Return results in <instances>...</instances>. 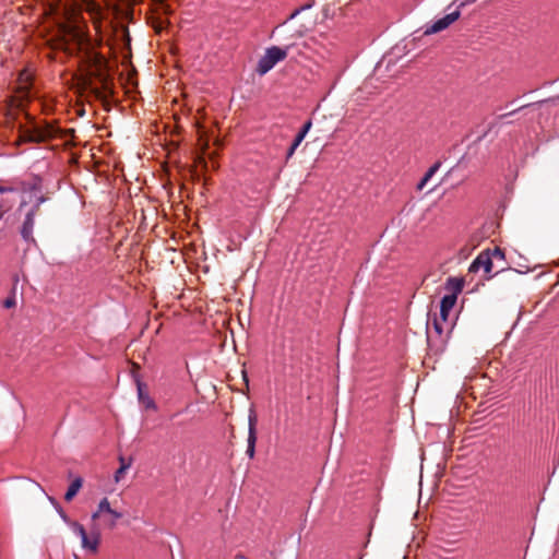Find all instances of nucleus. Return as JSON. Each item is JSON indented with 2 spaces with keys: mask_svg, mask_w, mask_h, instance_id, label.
Segmentation results:
<instances>
[{
  "mask_svg": "<svg viewBox=\"0 0 559 559\" xmlns=\"http://www.w3.org/2000/svg\"><path fill=\"white\" fill-rule=\"evenodd\" d=\"M289 48L290 46H286L285 48L272 46L267 48L258 62L257 72L260 75L266 74L277 62L287 57Z\"/></svg>",
  "mask_w": 559,
  "mask_h": 559,
  "instance_id": "f03ea898",
  "label": "nucleus"
},
{
  "mask_svg": "<svg viewBox=\"0 0 559 559\" xmlns=\"http://www.w3.org/2000/svg\"><path fill=\"white\" fill-rule=\"evenodd\" d=\"M122 516L123 514L121 512L110 507V502L107 498H103L97 506V510L92 514V520L100 519L105 527L114 530L117 525V521Z\"/></svg>",
  "mask_w": 559,
  "mask_h": 559,
  "instance_id": "7ed1b4c3",
  "label": "nucleus"
},
{
  "mask_svg": "<svg viewBox=\"0 0 559 559\" xmlns=\"http://www.w3.org/2000/svg\"><path fill=\"white\" fill-rule=\"evenodd\" d=\"M3 306H4L5 308L14 307V306H15V300H14V298H8V299H5V301H4V304H3Z\"/></svg>",
  "mask_w": 559,
  "mask_h": 559,
  "instance_id": "a878e982",
  "label": "nucleus"
},
{
  "mask_svg": "<svg viewBox=\"0 0 559 559\" xmlns=\"http://www.w3.org/2000/svg\"><path fill=\"white\" fill-rule=\"evenodd\" d=\"M479 269H484L486 274H490L493 269V261L492 258L487 250L481 251L476 259L472 262V264L468 267L469 273H475Z\"/></svg>",
  "mask_w": 559,
  "mask_h": 559,
  "instance_id": "39448f33",
  "label": "nucleus"
},
{
  "mask_svg": "<svg viewBox=\"0 0 559 559\" xmlns=\"http://www.w3.org/2000/svg\"><path fill=\"white\" fill-rule=\"evenodd\" d=\"M199 159H200V163H201V164L204 166V168H205V167H206V162H205L202 157H200Z\"/></svg>",
  "mask_w": 559,
  "mask_h": 559,
  "instance_id": "7c9ffc66",
  "label": "nucleus"
},
{
  "mask_svg": "<svg viewBox=\"0 0 559 559\" xmlns=\"http://www.w3.org/2000/svg\"><path fill=\"white\" fill-rule=\"evenodd\" d=\"M463 285V280L449 277L445 283V288L451 292L450 295H455V298L457 299V295L462 292Z\"/></svg>",
  "mask_w": 559,
  "mask_h": 559,
  "instance_id": "4468645a",
  "label": "nucleus"
},
{
  "mask_svg": "<svg viewBox=\"0 0 559 559\" xmlns=\"http://www.w3.org/2000/svg\"><path fill=\"white\" fill-rule=\"evenodd\" d=\"M305 138L301 136V135H296L293 144L290 145L288 152H287V157H290L293 156V154L295 153L296 148L300 145V143L302 142Z\"/></svg>",
  "mask_w": 559,
  "mask_h": 559,
  "instance_id": "5701e85b",
  "label": "nucleus"
},
{
  "mask_svg": "<svg viewBox=\"0 0 559 559\" xmlns=\"http://www.w3.org/2000/svg\"><path fill=\"white\" fill-rule=\"evenodd\" d=\"M488 251L492 258L493 263L500 262V264H499L500 270L497 271V273L504 271L507 269L504 251L499 247H495L493 249H488Z\"/></svg>",
  "mask_w": 559,
  "mask_h": 559,
  "instance_id": "ddd939ff",
  "label": "nucleus"
},
{
  "mask_svg": "<svg viewBox=\"0 0 559 559\" xmlns=\"http://www.w3.org/2000/svg\"><path fill=\"white\" fill-rule=\"evenodd\" d=\"M456 1L459 2V4H457V10H459L460 8H462V7H464V5L468 4V3H472L475 0H456Z\"/></svg>",
  "mask_w": 559,
  "mask_h": 559,
  "instance_id": "bb28decb",
  "label": "nucleus"
},
{
  "mask_svg": "<svg viewBox=\"0 0 559 559\" xmlns=\"http://www.w3.org/2000/svg\"><path fill=\"white\" fill-rule=\"evenodd\" d=\"M138 393L140 401L144 403L146 408H156L154 401L143 393L142 384L140 382H138Z\"/></svg>",
  "mask_w": 559,
  "mask_h": 559,
  "instance_id": "f3484780",
  "label": "nucleus"
},
{
  "mask_svg": "<svg viewBox=\"0 0 559 559\" xmlns=\"http://www.w3.org/2000/svg\"><path fill=\"white\" fill-rule=\"evenodd\" d=\"M14 205V200L2 199L0 200V219L8 213Z\"/></svg>",
  "mask_w": 559,
  "mask_h": 559,
  "instance_id": "a211bd4d",
  "label": "nucleus"
},
{
  "mask_svg": "<svg viewBox=\"0 0 559 559\" xmlns=\"http://www.w3.org/2000/svg\"><path fill=\"white\" fill-rule=\"evenodd\" d=\"M83 479L81 477H76L71 485L69 486L66 495L64 500L70 502L79 492V490L82 488Z\"/></svg>",
  "mask_w": 559,
  "mask_h": 559,
  "instance_id": "2eb2a0df",
  "label": "nucleus"
},
{
  "mask_svg": "<svg viewBox=\"0 0 559 559\" xmlns=\"http://www.w3.org/2000/svg\"><path fill=\"white\" fill-rule=\"evenodd\" d=\"M444 321L437 317L433 319L431 328L428 329V341H431L433 338L435 333L436 336L441 340V342H445V340H443L442 337L444 331Z\"/></svg>",
  "mask_w": 559,
  "mask_h": 559,
  "instance_id": "1a4fd4ad",
  "label": "nucleus"
},
{
  "mask_svg": "<svg viewBox=\"0 0 559 559\" xmlns=\"http://www.w3.org/2000/svg\"><path fill=\"white\" fill-rule=\"evenodd\" d=\"M305 138L301 136V135H296L293 144L290 145L288 152H287V157H290L293 156V154L295 153L296 148L300 145V143L302 142Z\"/></svg>",
  "mask_w": 559,
  "mask_h": 559,
  "instance_id": "412c9836",
  "label": "nucleus"
},
{
  "mask_svg": "<svg viewBox=\"0 0 559 559\" xmlns=\"http://www.w3.org/2000/svg\"><path fill=\"white\" fill-rule=\"evenodd\" d=\"M306 134H307V133H306V132H304V131H301V130L298 132V135H301V136H304V138L306 136Z\"/></svg>",
  "mask_w": 559,
  "mask_h": 559,
  "instance_id": "2f4dec72",
  "label": "nucleus"
},
{
  "mask_svg": "<svg viewBox=\"0 0 559 559\" xmlns=\"http://www.w3.org/2000/svg\"><path fill=\"white\" fill-rule=\"evenodd\" d=\"M99 532L93 531L91 536H86V542L81 540L82 547L91 550L92 552H96L99 545Z\"/></svg>",
  "mask_w": 559,
  "mask_h": 559,
  "instance_id": "f8f14e48",
  "label": "nucleus"
},
{
  "mask_svg": "<svg viewBox=\"0 0 559 559\" xmlns=\"http://www.w3.org/2000/svg\"><path fill=\"white\" fill-rule=\"evenodd\" d=\"M248 421H249V429H248V440H247V442H248L247 454L249 457L252 459L254 456L255 442H257V429H255L257 415L252 409L250 411Z\"/></svg>",
  "mask_w": 559,
  "mask_h": 559,
  "instance_id": "0eeeda50",
  "label": "nucleus"
},
{
  "mask_svg": "<svg viewBox=\"0 0 559 559\" xmlns=\"http://www.w3.org/2000/svg\"><path fill=\"white\" fill-rule=\"evenodd\" d=\"M71 527H72L73 533L76 534L81 538V540L86 542L87 534L82 524H80L78 522H72Z\"/></svg>",
  "mask_w": 559,
  "mask_h": 559,
  "instance_id": "6ab92c4d",
  "label": "nucleus"
},
{
  "mask_svg": "<svg viewBox=\"0 0 559 559\" xmlns=\"http://www.w3.org/2000/svg\"><path fill=\"white\" fill-rule=\"evenodd\" d=\"M440 165H441L440 162H437L427 170V173L425 174L423 179L417 185L418 190L424 189V187L427 185V182L430 180V178L438 171V169L440 168Z\"/></svg>",
  "mask_w": 559,
  "mask_h": 559,
  "instance_id": "dca6fc26",
  "label": "nucleus"
},
{
  "mask_svg": "<svg viewBox=\"0 0 559 559\" xmlns=\"http://www.w3.org/2000/svg\"><path fill=\"white\" fill-rule=\"evenodd\" d=\"M514 112H515V110H513V111H511V112H508V114H503V115L499 116V119H500V120H502V119H504L506 117H508V116H510V115H512V114H514Z\"/></svg>",
  "mask_w": 559,
  "mask_h": 559,
  "instance_id": "c756f323",
  "label": "nucleus"
},
{
  "mask_svg": "<svg viewBox=\"0 0 559 559\" xmlns=\"http://www.w3.org/2000/svg\"><path fill=\"white\" fill-rule=\"evenodd\" d=\"M296 35H297V37H302V36H304V33L299 31V32H297V34H296Z\"/></svg>",
  "mask_w": 559,
  "mask_h": 559,
  "instance_id": "473e14b6",
  "label": "nucleus"
},
{
  "mask_svg": "<svg viewBox=\"0 0 559 559\" xmlns=\"http://www.w3.org/2000/svg\"><path fill=\"white\" fill-rule=\"evenodd\" d=\"M45 197H39L33 207L26 213L25 219L21 226L20 233L24 241L36 243L33 236V229L35 224V216L39 211L40 204L45 201Z\"/></svg>",
  "mask_w": 559,
  "mask_h": 559,
  "instance_id": "20e7f679",
  "label": "nucleus"
},
{
  "mask_svg": "<svg viewBox=\"0 0 559 559\" xmlns=\"http://www.w3.org/2000/svg\"><path fill=\"white\" fill-rule=\"evenodd\" d=\"M56 135V129L50 123L38 124L31 122L29 126L19 124V142L17 143H40Z\"/></svg>",
  "mask_w": 559,
  "mask_h": 559,
  "instance_id": "f257e3e1",
  "label": "nucleus"
},
{
  "mask_svg": "<svg viewBox=\"0 0 559 559\" xmlns=\"http://www.w3.org/2000/svg\"><path fill=\"white\" fill-rule=\"evenodd\" d=\"M311 126H312L311 121H310V120H309V121H307V122L304 124V127L301 128V131H304V132L308 133V131L311 129Z\"/></svg>",
  "mask_w": 559,
  "mask_h": 559,
  "instance_id": "cd10ccee",
  "label": "nucleus"
},
{
  "mask_svg": "<svg viewBox=\"0 0 559 559\" xmlns=\"http://www.w3.org/2000/svg\"><path fill=\"white\" fill-rule=\"evenodd\" d=\"M311 8V4L308 3V4H305L302 7H300L299 9H296L288 17V20H293L295 19L301 11L304 10H307V9H310Z\"/></svg>",
  "mask_w": 559,
  "mask_h": 559,
  "instance_id": "393cba45",
  "label": "nucleus"
},
{
  "mask_svg": "<svg viewBox=\"0 0 559 559\" xmlns=\"http://www.w3.org/2000/svg\"><path fill=\"white\" fill-rule=\"evenodd\" d=\"M31 79H32V76L28 72H26V71L21 72L19 75V80L22 84L21 88L27 90L31 84Z\"/></svg>",
  "mask_w": 559,
  "mask_h": 559,
  "instance_id": "aec40b11",
  "label": "nucleus"
},
{
  "mask_svg": "<svg viewBox=\"0 0 559 559\" xmlns=\"http://www.w3.org/2000/svg\"><path fill=\"white\" fill-rule=\"evenodd\" d=\"M455 302H456L455 295H445L441 299L439 319L447 322L449 313L452 310V308L454 307Z\"/></svg>",
  "mask_w": 559,
  "mask_h": 559,
  "instance_id": "6e6552de",
  "label": "nucleus"
},
{
  "mask_svg": "<svg viewBox=\"0 0 559 559\" xmlns=\"http://www.w3.org/2000/svg\"><path fill=\"white\" fill-rule=\"evenodd\" d=\"M118 460H119L120 466L115 473V481L116 483H119L124 477L126 472L131 467L132 462H133L132 457L126 459L124 456H121V455L119 456Z\"/></svg>",
  "mask_w": 559,
  "mask_h": 559,
  "instance_id": "9d476101",
  "label": "nucleus"
},
{
  "mask_svg": "<svg viewBox=\"0 0 559 559\" xmlns=\"http://www.w3.org/2000/svg\"><path fill=\"white\" fill-rule=\"evenodd\" d=\"M102 66H103V62L98 61L95 76L99 81V83L102 84V87H103L104 92H100V91L96 90L95 92L97 94V97H104L105 96V92L108 90V78L103 72Z\"/></svg>",
  "mask_w": 559,
  "mask_h": 559,
  "instance_id": "9b49d317",
  "label": "nucleus"
},
{
  "mask_svg": "<svg viewBox=\"0 0 559 559\" xmlns=\"http://www.w3.org/2000/svg\"><path fill=\"white\" fill-rule=\"evenodd\" d=\"M460 10H455L454 12L447 14L445 16L436 21L432 25L427 27L424 32V35H432L448 28L452 23H454L460 17Z\"/></svg>",
  "mask_w": 559,
  "mask_h": 559,
  "instance_id": "423d86ee",
  "label": "nucleus"
},
{
  "mask_svg": "<svg viewBox=\"0 0 559 559\" xmlns=\"http://www.w3.org/2000/svg\"><path fill=\"white\" fill-rule=\"evenodd\" d=\"M305 138L301 136V135H296L293 144L290 145L288 152H287V157H290L293 156V154L295 153L296 148L300 145V143L302 142Z\"/></svg>",
  "mask_w": 559,
  "mask_h": 559,
  "instance_id": "b1692460",
  "label": "nucleus"
},
{
  "mask_svg": "<svg viewBox=\"0 0 559 559\" xmlns=\"http://www.w3.org/2000/svg\"><path fill=\"white\" fill-rule=\"evenodd\" d=\"M305 138L301 136V135H296L293 144L290 145L288 152H287V157H290L293 156V154L295 153L296 148L300 145V143L302 142Z\"/></svg>",
  "mask_w": 559,
  "mask_h": 559,
  "instance_id": "4be33fe9",
  "label": "nucleus"
},
{
  "mask_svg": "<svg viewBox=\"0 0 559 559\" xmlns=\"http://www.w3.org/2000/svg\"><path fill=\"white\" fill-rule=\"evenodd\" d=\"M14 189L0 186V193L13 192Z\"/></svg>",
  "mask_w": 559,
  "mask_h": 559,
  "instance_id": "c85d7f7f",
  "label": "nucleus"
}]
</instances>
